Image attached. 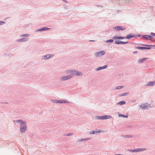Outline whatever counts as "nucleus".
Instances as JSON below:
<instances>
[{
    "label": "nucleus",
    "mask_w": 155,
    "mask_h": 155,
    "mask_svg": "<svg viewBox=\"0 0 155 155\" xmlns=\"http://www.w3.org/2000/svg\"><path fill=\"white\" fill-rule=\"evenodd\" d=\"M120 116H121L123 117H127V116H125L124 114L120 115Z\"/></svg>",
    "instance_id": "29"
},
{
    "label": "nucleus",
    "mask_w": 155,
    "mask_h": 155,
    "mask_svg": "<svg viewBox=\"0 0 155 155\" xmlns=\"http://www.w3.org/2000/svg\"><path fill=\"white\" fill-rule=\"evenodd\" d=\"M105 54V51H100L97 52L95 54V55L96 57H99L104 55Z\"/></svg>",
    "instance_id": "4"
},
{
    "label": "nucleus",
    "mask_w": 155,
    "mask_h": 155,
    "mask_svg": "<svg viewBox=\"0 0 155 155\" xmlns=\"http://www.w3.org/2000/svg\"><path fill=\"white\" fill-rule=\"evenodd\" d=\"M151 35H153L154 36H155V33H151Z\"/></svg>",
    "instance_id": "33"
},
{
    "label": "nucleus",
    "mask_w": 155,
    "mask_h": 155,
    "mask_svg": "<svg viewBox=\"0 0 155 155\" xmlns=\"http://www.w3.org/2000/svg\"><path fill=\"white\" fill-rule=\"evenodd\" d=\"M102 132H103V131H102L101 130H98V131H95V133H100Z\"/></svg>",
    "instance_id": "30"
},
{
    "label": "nucleus",
    "mask_w": 155,
    "mask_h": 155,
    "mask_svg": "<svg viewBox=\"0 0 155 155\" xmlns=\"http://www.w3.org/2000/svg\"><path fill=\"white\" fill-rule=\"evenodd\" d=\"M134 37V35H132V34H130L129 35H128L125 38L128 39H130L131 38H133Z\"/></svg>",
    "instance_id": "13"
},
{
    "label": "nucleus",
    "mask_w": 155,
    "mask_h": 155,
    "mask_svg": "<svg viewBox=\"0 0 155 155\" xmlns=\"http://www.w3.org/2000/svg\"><path fill=\"white\" fill-rule=\"evenodd\" d=\"M119 37H118V36H116L114 37L113 38L115 39H119Z\"/></svg>",
    "instance_id": "27"
},
{
    "label": "nucleus",
    "mask_w": 155,
    "mask_h": 155,
    "mask_svg": "<svg viewBox=\"0 0 155 155\" xmlns=\"http://www.w3.org/2000/svg\"><path fill=\"white\" fill-rule=\"evenodd\" d=\"M124 38V37H119V39H123Z\"/></svg>",
    "instance_id": "35"
},
{
    "label": "nucleus",
    "mask_w": 155,
    "mask_h": 155,
    "mask_svg": "<svg viewBox=\"0 0 155 155\" xmlns=\"http://www.w3.org/2000/svg\"><path fill=\"white\" fill-rule=\"evenodd\" d=\"M90 138H84L81 139L80 140H78V141H85L89 140Z\"/></svg>",
    "instance_id": "21"
},
{
    "label": "nucleus",
    "mask_w": 155,
    "mask_h": 155,
    "mask_svg": "<svg viewBox=\"0 0 155 155\" xmlns=\"http://www.w3.org/2000/svg\"><path fill=\"white\" fill-rule=\"evenodd\" d=\"M114 29L116 30H124L126 29V28L118 26L114 27Z\"/></svg>",
    "instance_id": "7"
},
{
    "label": "nucleus",
    "mask_w": 155,
    "mask_h": 155,
    "mask_svg": "<svg viewBox=\"0 0 155 155\" xmlns=\"http://www.w3.org/2000/svg\"><path fill=\"white\" fill-rule=\"evenodd\" d=\"M137 150H138V152L143 151L145 150H146V149L144 148H140V149H137Z\"/></svg>",
    "instance_id": "23"
},
{
    "label": "nucleus",
    "mask_w": 155,
    "mask_h": 155,
    "mask_svg": "<svg viewBox=\"0 0 155 155\" xmlns=\"http://www.w3.org/2000/svg\"><path fill=\"white\" fill-rule=\"evenodd\" d=\"M68 72V73L71 74L72 75H75L78 76H81L82 74V73L80 72L76 71H70Z\"/></svg>",
    "instance_id": "1"
},
{
    "label": "nucleus",
    "mask_w": 155,
    "mask_h": 155,
    "mask_svg": "<svg viewBox=\"0 0 155 155\" xmlns=\"http://www.w3.org/2000/svg\"><path fill=\"white\" fill-rule=\"evenodd\" d=\"M147 58H143L142 59H140L139 60V62L141 63L144 61L145 60L147 59Z\"/></svg>",
    "instance_id": "19"
},
{
    "label": "nucleus",
    "mask_w": 155,
    "mask_h": 155,
    "mask_svg": "<svg viewBox=\"0 0 155 155\" xmlns=\"http://www.w3.org/2000/svg\"><path fill=\"white\" fill-rule=\"evenodd\" d=\"M111 117L110 115H104L101 116H97L95 118L96 119H110Z\"/></svg>",
    "instance_id": "2"
},
{
    "label": "nucleus",
    "mask_w": 155,
    "mask_h": 155,
    "mask_svg": "<svg viewBox=\"0 0 155 155\" xmlns=\"http://www.w3.org/2000/svg\"><path fill=\"white\" fill-rule=\"evenodd\" d=\"M113 41V40L111 39V40H107L106 41V42H112Z\"/></svg>",
    "instance_id": "28"
},
{
    "label": "nucleus",
    "mask_w": 155,
    "mask_h": 155,
    "mask_svg": "<svg viewBox=\"0 0 155 155\" xmlns=\"http://www.w3.org/2000/svg\"><path fill=\"white\" fill-rule=\"evenodd\" d=\"M124 87V86H117L116 87V89H120L121 88H123V87Z\"/></svg>",
    "instance_id": "25"
},
{
    "label": "nucleus",
    "mask_w": 155,
    "mask_h": 155,
    "mask_svg": "<svg viewBox=\"0 0 155 155\" xmlns=\"http://www.w3.org/2000/svg\"><path fill=\"white\" fill-rule=\"evenodd\" d=\"M107 67V66L106 65H105L103 67H100L97 69V70H101L102 69H104L106 68Z\"/></svg>",
    "instance_id": "16"
},
{
    "label": "nucleus",
    "mask_w": 155,
    "mask_h": 155,
    "mask_svg": "<svg viewBox=\"0 0 155 155\" xmlns=\"http://www.w3.org/2000/svg\"><path fill=\"white\" fill-rule=\"evenodd\" d=\"M129 151L132 152H138V150H137V149L136 150H129Z\"/></svg>",
    "instance_id": "22"
},
{
    "label": "nucleus",
    "mask_w": 155,
    "mask_h": 155,
    "mask_svg": "<svg viewBox=\"0 0 155 155\" xmlns=\"http://www.w3.org/2000/svg\"><path fill=\"white\" fill-rule=\"evenodd\" d=\"M72 134H73L72 133H70V134H67V135L70 136H71V135H72Z\"/></svg>",
    "instance_id": "34"
},
{
    "label": "nucleus",
    "mask_w": 155,
    "mask_h": 155,
    "mask_svg": "<svg viewBox=\"0 0 155 155\" xmlns=\"http://www.w3.org/2000/svg\"><path fill=\"white\" fill-rule=\"evenodd\" d=\"M136 48L140 50H142L143 49H151L150 47H138Z\"/></svg>",
    "instance_id": "12"
},
{
    "label": "nucleus",
    "mask_w": 155,
    "mask_h": 155,
    "mask_svg": "<svg viewBox=\"0 0 155 155\" xmlns=\"http://www.w3.org/2000/svg\"><path fill=\"white\" fill-rule=\"evenodd\" d=\"M55 102L56 103H68V102H67L65 100H59L58 101H55Z\"/></svg>",
    "instance_id": "9"
},
{
    "label": "nucleus",
    "mask_w": 155,
    "mask_h": 155,
    "mask_svg": "<svg viewBox=\"0 0 155 155\" xmlns=\"http://www.w3.org/2000/svg\"><path fill=\"white\" fill-rule=\"evenodd\" d=\"M21 126L20 130L21 132H25L26 130V125L25 122H24V123Z\"/></svg>",
    "instance_id": "3"
},
{
    "label": "nucleus",
    "mask_w": 155,
    "mask_h": 155,
    "mask_svg": "<svg viewBox=\"0 0 155 155\" xmlns=\"http://www.w3.org/2000/svg\"><path fill=\"white\" fill-rule=\"evenodd\" d=\"M128 43L127 42H123L120 41H116L115 43L117 44H126Z\"/></svg>",
    "instance_id": "8"
},
{
    "label": "nucleus",
    "mask_w": 155,
    "mask_h": 155,
    "mask_svg": "<svg viewBox=\"0 0 155 155\" xmlns=\"http://www.w3.org/2000/svg\"><path fill=\"white\" fill-rule=\"evenodd\" d=\"M5 22L4 21H0V25H2Z\"/></svg>",
    "instance_id": "31"
},
{
    "label": "nucleus",
    "mask_w": 155,
    "mask_h": 155,
    "mask_svg": "<svg viewBox=\"0 0 155 155\" xmlns=\"http://www.w3.org/2000/svg\"><path fill=\"white\" fill-rule=\"evenodd\" d=\"M27 40H28V38H22V39H19V40H18L17 41H18V42L25 41H27Z\"/></svg>",
    "instance_id": "15"
},
{
    "label": "nucleus",
    "mask_w": 155,
    "mask_h": 155,
    "mask_svg": "<svg viewBox=\"0 0 155 155\" xmlns=\"http://www.w3.org/2000/svg\"><path fill=\"white\" fill-rule=\"evenodd\" d=\"M53 54H47L45 56H44L43 57V58L45 60H47L48 58H49L51 57H52L53 56Z\"/></svg>",
    "instance_id": "6"
},
{
    "label": "nucleus",
    "mask_w": 155,
    "mask_h": 155,
    "mask_svg": "<svg viewBox=\"0 0 155 155\" xmlns=\"http://www.w3.org/2000/svg\"><path fill=\"white\" fill-rule=\"evenodd\" d=\"M49 28L45 27V28H41L39 29L38 31H42L45 30H46L49 29Z\"/></svg>",
    "instance_id": "14"
},
{
    "label": "nucleus",
    "mask_w": 155,
    "mask_h": 155,
    "mask_svg": "<svg viewBox=\"0 0 155 155\" xmlns=\"http://www.w3.org/2000/svg\"><path fill=\"white\" fill-rule=\"evenodd\" d=\"M144 38L147 40H150L152 39L153 37L151 36L146 35L144 36Z\"/></svg>",
    "instance_id": "10"
},
{
    "label": "nucleus",
    "mask_w": 155,
    "mask_h": 155,
    "mask_svg": "<svg viewBox=\"0 0 155 155\" xmlns=\"http://www.w3.org/2000/svg\"><path fill=\"white\" fill-rule=\"evenodd\" d=\"M95 133V132L93 131H92L91 132H90L89 134H94Z\"/></svg>",
    "instance_id": "32"
},
{
    "label": "nucleus",
    "mask_w": 155,
    "mask_h": 155,
    "mask_svg": "<svg viewBox=\"0 0 155 155\" xmlns=\"http://www.w3.org/2000/svg\"><path fill=\"white\" fill-rule=\"evenodd\" d=\"M70 75H68L67 76H64L62 77L61 78V80H67L73 77V76L71 74Z\"/></svg>",
    "instance_id": "5"
},
{
    "label": "nucleus",
    "mask_w": 155,
    "mask_h": 155,
    "mask_svg": "<svg viewBox=\"0 0 155 155\" xmlns=\"http://www.w3.org/2000/svg\"><path fill=\"white\" fill-rule=\"evenodd\" d=\"M29 36V34H26L24 35H21V37H28Z\"/></svg>",
    "instance_id": "24"
},
{
    "label": "nucleus",
    "mask_w": 155,
    "mask_h": 155,
    "mask_svg": "<svg viewBox=\"0 0 155 155\" xmlns=\"http://www.w3.org/2000/svg\"><path fill=\"white\" fill-rule=\"evenodd\" d=\"M155 81L149 82L147 84V86H152L155 84Z\"/></svg>",
    "instance_id": "11"
},
{
    "label": "nucleus",
    "mask_w": 155,
    "mask_h": 155,
    "mask_svg": "<svg viewBox=\"0 0 155 155\" xmlns=\"http://www.w3.org/2000/svg\"><path fill=\"white\" fill-rule=\"evenodd\" d=\"M126 103V102L125 101H121L118 103V104L120 105H122Z\"/></svg>",
    "instance_id": "20"
},
{
    "label": "nucleus",
    "mask_w": 155,
    "mask_h": 155,
    "mask_svg": "<svg viewBox=\"0 0 155 155\" xmlns=\"http://www.w3.org/2000/svg\"><path fill=\"white\" fill-rule=\"evenodd\" d=\"M128 93H123V94H121V96H126L128 94Z\"/></svg>",
    "instance_id": "26"
},
{
    "label": "nucleus",
    "mask_w": 155,
    "mask_h": 155,
    "mask_svg": "<svg viewBox=\"0 0 155 155\" xmlns=\"http://www.w3.org/2000/svg\"><path fill=\"white\" fill-rule=\"evenodd\" d=\"M140 107L141 108L144 109L147 107V106L145 105V104H143L140 106Z\"/></svg>",
    "instance_id": "18"
},
{
    "label": "nucleus",
    "mask_w": 155,
    "mask_h": 155,
    "mask_svg": "<svg viewBox=\"0 0 155 155\" xmlns=\"http://www.w3.org/2000/svg\"><path fill=\"white\" fill-rule=\"evenodd\" d=\"M15 122H16L17 123L20 122L21 124H23L24 123V122L22 121V120H17L15 121Z\"/></svg>",
    "instance_id": "17"
}]
</instances>
